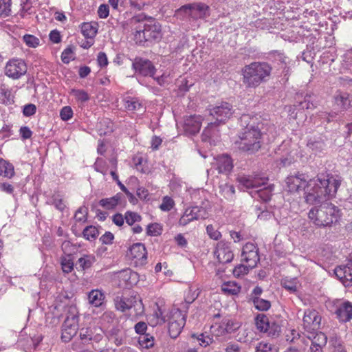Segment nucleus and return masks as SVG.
Returning a JSON list of instances; mask_svg holds the SVG:
<instances>
[{
	"label": "nucleus",
	"instance_id": "20",
	"mask_svg": "<svg viewBox=\"0 0 352 352\" xmlns=\"http://www.w3.org/2000/svg\"><path fill=\"white\" fill-rule=\"evenodd\" d=\"M334 273L345 287L352 285V261L338 266Z\"/></svg>",
	"mask_w": 352,
	"mask_h": 352
},
{
	"label": "nucleus",
	"instance_id": "48",
	"mask_svg": "<svg viewBox=\"0 0 352 352\" xmlns=\"http://www.w3.org/2000/svg\"><path fill=\"white\" fill-rule=\"evenodd\" d=\"M253 267H249V265L247 263L245 265L241 264L236 266L233 270V274L236 277H240L247 274L250 270V269H252Z\"/></svg>",
	"mask_w": 352,
	"mask_h": 352
},
{
	"label": "nucleus",
	"instance_id": "38",
	"mask_svg": "<svg viewBox=\"0 0 352 352\" xmlns=\"http://www.w3.org/2000/svg\"><path fill=\"white\" fill-rule=\"evenodd\" d=\"M138 343L142 349H150L154 346V338L149 334L140 335Z\"/></svg>",
	"mask_w": 352,
	"mask_h": 352
},
{
	"label": "nucleus",
	"instance_id": "36",
	"mask_svg": "<svg viewBox=\"0 0 352 352\" xmlns=\"http://www.w3.org/2000/svg\"><path fill=\"white\" fill-rule=\"evenodd\" d=\"M96 257L94 254H84L78 258V263L83 270L89 269L96 262Z\"/></svg>",
	"mask_w": 352,
	"mask_h": 352
},
{
	"label": "nucleus",
	"instance_id": "14",
	"mask_svg": "<svg viewBox=\"0 0 352 352\" xmlns=\"http://www.w3.org/2000/svg\"><path fill=\"white\" fill-rule=\"evenodd\" d=\"M116 307L122 312L135 307L137 314H142L144 312V306L142 300L139 296H131L130 298H120L116 301Z\"/></svg>",
	"mask_w": 352,
	"mask_h": 352
},
{
	"label": "nucleus",
	"instance_id": "15",
	"mask_svg": "<svg viewBox=\"0 0 352 352\" xmlns=\"http://www.w3.org/2000/svg\"><path fill=\"white\" fill-rule=\"evenodd\" d=\"M214 256L220 263L231 262L234 254L230 243L223 241L218 242L214 248Z\"/></svg>",
	"mask_w": 352,
	"mask_h": 352
},
{
	"label": "nucleus",
	"instance_id": "8",
	"mask_svg": "<svg viewBox=\"0 0 352 352\" xmlns=\"http://www.w3.org/2000/svg\"><path fill=\"white\" fill-rule=\"evenodd\" d=\"M132 67L135 72L144 76H151L154 78L160 85L166 82V76L162 74L161 76L155 78V68L152 63L143 58H135L133 63Z\"/></svg>",
	"mask_w": 352,
	"mask_h": 352
},
{
	"label": "nucleus",
	"instance_id": "42",
	"mask_svg": "<svg viewBox=\"0 0 352 352\" xmlns=\"http://www.w3.org/2000/svg\"><path fill=\"white\" fill-rule=\"evenodd\" d=\"M95 170L106 175L108 172L107 162L102 158L98 157L94 165Z\"/></svg>",
	"mask_w": 352,
	"mask_h": 352
},
{
	"label": "nucleus",
	"instance_id": "55",
	"mask_svg": "<svg viewBox=\"0 0 352 352\" xmlns=\"http://www.w3.org/2000/svg\"><path fill=\"white\" fill-rule=\"evenodd\" d=\"M87 209L85 207L79 208L75 213L74 219L78 222H85L87 220Z\"/></svg>",
	"mask_w": 352,
	"mask_h": 352
},
{
	"label": "nucleus",
	"instance_id": "3",
	"mask_svg": "<svg viewBox=\"0 0 352 352\" xmlns=\"http://www.w3.org/2000/svg\"><path fill=\"white\" fill-rule=\"evenodd\" d=\"M252 118L249 115H243L240 122L242 126L245 127L239 135V140L236 142L239 149L254 153L259 150L261 146L262 134L258 126L250 124Z\"/></svg>",
	"mask_w": 352,
	"mask_h": 352
},
{
	"label": "nucleus",
	"instance_id": "9",
	"mask_svg": "<svg viewBox=\"0 0 352 352\" xmlns=\"http://www.w3.org/2000/svg\"><path fill=\"white\" fill-rule=\"evenodd\" d=\"M137 41H148L161 37V28L158 23L154 20L148 21L144 25V29L136 31L135 34Z\"/></svg>",
	"mask_w": 352,
	"mask_h": 352
},
{
	"label": "nucleus",
	"instance_id": "6",
	"mask_svg": "<svg viewBox=\"0 0 352 352\" xmlns=\"http://www.w3.org/2000/svg\"><path fill=\"white\" fill-rule=\"evenodd\" d=\"M78 329V311L76 307H69L68 314L62 328V340L67 342L76 335Z\"/></svg>",
	"mask_w": 352,
	"mask_h": 352
},
{
	"label": "nucleus",
	"instance_id": "53",
	"mask_svg": "<svg viewBox=\"0 0 352 352\" xmlns=\"http://www.w3.org/2000/svg\"><path fill=\"white\" fill-rule=\"evenodd\" d=\"M0 94L3 97V102L6 104H11L14 102V95L11 90L6 88H1L0 90Z\"/></svg>",
	"mask_w": 352,
	"mask_h": 352
},
{
	"label": "nucleus",
	"instance_id": "64",
	"mask_svg": "<svg viewBox=\"0 0 352 352\" xmlns=\"http://www.w3.org/2000/svg\"><path fill=\"white\" fill-rule=\"evenodd\" d=\"M272 345L267 342H261L256 346V352H270Z\"/></svg>",
	"mask_w": 352,
	"mask_h": 352
},
{
	"label": "nucleus",
	"instance_id": "45",
	"mask_svg": "<svg viewBox=\"0 0 352 352\" xmlns=\"http://www.w3.org/2000/svg\"><path fill=\"white\" fill-rule=\"evenodd\" d=\"M11 0H0V15L5 17L11 13Z\"/></svg>",
	"mask_w": 352,
	"mask_h": 352
},
{
	"label": "nucleus",
	"instance_id": "51",
	"mask_svg": "<svg viewBox=\"0 0 352 352\" xmlns=\"http://www.w3.org/2000/svg\"><path fill=\"white\" fill-rule=\"evenodd\" d=\"M307 146L316 154L321 152L324 148V144L322 141H309Z\"/></svg>",
	"mask_w": 352,
	"mask_h": 352
},
{
	"label": "nucleus",
	"instance_id": "19",
	"mask_svg": "<svg viewBox=\"0 0 352 352\" xmlns=\"http://www.w3.org/2000/svg\"><path fill=\"white\" fill-rule=\"evenodd\" d=\"M303 327L307 331H314L320 328L321 318L314 309H306L303 316Z\"/></svg>",
	"mask_w": 352,
	"mask_h": 352
},
{
	"label": "nucleus",
	"instance_id": "28",
	"mask_svg": "<svg viewBox=\"0 0 352 352\" xmlns=\"http://www.w3.org/2000/svg\"><path fill=\"white\" fill-rule=\"evenodd\" d=\"M120 283L123 281L126 286L131 285L137 278V274L129 269L122 270L118 274Z\"/></svg>",
	"mask_w": 352,
	"mask_h": 352
},
{
	"label": "nucleus",
	"instance_id": "49",
	"mask_svg": "<svg viewBox=\"0 0 352 352\" xmlns=\"http://www.w3.org/2000/svg\"><path fill=\"white\" fill-rule=\"evenodd\" d=\"M62 270L65 273H69L74 268V263L70 256H64L61 258Z\"/></svg>",
	"mask_w": 352,
	"mask_h": 352
},
{
	"label": "nucleus",
	"instance_id": "34",
	"mask_svg": "<svg viewBox=\"0 0 352 352\" xmlns=\"http://www.w3.org/2000/svg\"><path fill=\"white\" fill-rule=\"evenodd\" d=\"M168 324L170 336L173 338H176L182 332V330L184 328L185 323H183V321L180 320L177 323L169 322H168Z\"/></svg>",
	"mask_w": 352,
	"mask_h": 352
},
{
	"label": "nucleus",
	"instance_id": "60",
	"mask_svg": "<svg viewBox=\"0 0 352 352\" xmlns=\"http://www.w3.org/2000/svg\"><path fill=\"white\" fill-rule=\"evenodd\" d=\"M43 340V337L41 335L30 338V340L28 341V344L25 346L26 349H30L32 346L36 348L40 342Z\"/></svg>",
	"mask_w": 352,
	"mask_h": 352
},
{
	"label": "nucleus",
	"instance_id": "46",
	"mask_svg": "<svg viewBox=\"0 0 352 352\" xmlns=\"http://www.w3.org/2000/svg\"><path fill=\"white\" fill-rule=\"evenodd\" d=\"M199 294V288L190 286L185 296V301L188 304L192 303L198 297Z\"/></svg>",
	"mask_w": 352,
	"mask_h": 352
},
{
	"label": "nucleus",
	"instance_id": "2",
	"mask_svg": "<svg viewBox=\"0 0 352 352\" xmlns=\"http://www.w3.org/2000/svg\"><path fill=\"white\" fill-rule=\"evenodd\" d=\"M333 196L327 197L320 203L316 204L318 206L313 207L308 213L309 219L318 227H327L336 223L340 218V212L338 207L327 201Z\"/></svg>",
	"mask_w": 352,
	"mask_h": 352
},
{
	"label": "nucleus",
	"instance_id": "62",
	"mask_svg": "<svg viewBox=\"0 0 352 352\" xmlns=\"http://www.w3.org/2000/svg\"><path fill=\"white\" fill-rule=\"evenodd\" d=\"M36 111V106L33 104H28L24 106L23 113L25 116H31L35 114Z\"/></svg>",
	"mask_w": 352,
	"mask_h": 352
},
{
	"label": "nucleus",
	"instance_id": "29",
	"mask_svg": "<svg viewBox=\"0 0 352 352\" xmlns=\"http://www.w3.org/2000/svg\"><path fill=\"white\" fill-rule=\"evenodd\" d=\"M14 175V166L9 162L0 158V176L11 178Z\"/></svg>",
	"mask_w": 352,
	"mask_h": 352
},
{
	"label": "nucleus",
	"instance_id": "59",
	"mask_svg": "<svg viewBox=\"0 0 352 352\" xmlns=\"http://www.w3.org/2000/svg\"><path fill=\"white\" fill-rule=\"evenodd\" d=\"M327 338L326 335L322 332L316 333L312 342H315L322 346H324L327 343Z\"/></svg>",
	"mask_w": 352,
	"mask_h": 352
},
{
	"label": "nucleus",
	"instance_id": "12",
	"mask_svg": "<svg viewBox=\"0 0 352 352\" xmlns=\"http://www.w3.org/2000/svg\"><path fill=\"white\" fill-rule=\"evenodd\" d=\"M239 328L238 322L229 318H223L221 322H214L210 327L212 336L219 337L226 333H230Z\"/></svg>",
	"mask_w": 352,
	"mask_h": 352
},
{
	"label": "nucleus",
	"instance_id": "41",
	"mask_svg": "<svg viewBox=\"0 0 352 352\" xmlns=\"http://www.w3.org/2000/svg\"><path fill=\"white\" fill-rule=\"evenodd\" d=\"M329 344L331 352H347L342 341L340 339H331Z\"/></svg>",
	"mask_w": 352,
	"mask_h": 352
},
{
	"label": "nucleus",
	"instance_id": "50",
	"mask_svg": "<svg viewBox=\"0 0 352 352\" xmlns=\"http://www.w3.org/2000/svg\"><path fill=\"white\" fill-rule=\"evenodd\" d=\"M175 202L173 199L168 196H165L162 199V202L160 206V208L162 211L168 212L173 208Z\"/></svg>",
	"mask_w": 352,
	"mask_h": 352
},
{
	"label": "nucleus",
	"instance_id": "35",
	"mask_svg": "<svg viewBox=\"0 0 352 352\" xmlns=\"http://www.w3.org/2000/svg\"><path fill=\"white\" fill-rule=\"evenodd\" d=\"M222 291L227 294L236 295L241 291V286L232 281L225 283L221 287Z\"/></svg>",
	"mask_w": 352,
	"mask_h": 352
},
{
	"label": "nucleus",
	"instance_id": "1",
	"mask_svg": "<svg viewBox=\"0 0 352 352\" xmlns=\"http://www.w3.org/2000/svg\"><path fill=\"white\" fill-rule=\"evenodd\" d=\"M340 184V179L331 174H319L307 180L306 175L298 173L286 178L285 188L292 193L303 190L305 201L308 204H316L325 197L336 194Z\"/></svg>",
	"mask_w": 352,
	"mask_h": 352
},
{
	"label": "nucleus",
	"instance_id": "54",
	"mask_svg": "<svg viewBox=\"0 0 352 352\" xmlns=\"http://www.w3.org/2000/svg\"><path fill=\"white\" fill-rule=\"evenodd\" d=\"M206 232L209 237L213 240H219L221 237V232L216 229L212 225H208L206 227Z\"/></svg>",
	"mask_w": 352,
	"mask_h": 352
},
{
	"label": "nucleus",
	"instance_id": "23",
	"mask_svg": "<svg viewBox=\"0 0 352 352\" xmlns=\"http://www.w3.org/2000/svg\"><path fill=\"white\" fill-rule=\"evenodd\" d=\"M212 164L218 170L219 173L228 174L233 168L232 160L228 155H221L217 157H214V162Z\"/></svg>",
	"mask_w": 352,
	"mask_h": 352
},
{
	"label": "nucleus",
	"instance_id": "39",
	"mask_svg": "<svg viewBox=\"0 0 352 352\" xmlns=\"http://www.w3.org/2000/svg\"><path fill=\"white\" fill-rule=\"evenodd\" d=\"M70 94L73 96L76 100L78 102L82 103L89 100V96L87 92L82 89H73L71 90Z\"/></svg>",
	"mask_w": 352,
	"mask_h": 352
},
{
	"label": "nucleus",
	"instance_id": "61",
	"mask_svg": "<svg viewBox=\"0 0 352 352\" xmlns=\"http://www.w3.org/2000/svg\"><path fill=\"white\" fill-rule=\"evenodd\" d=\"M98 14L100 19H106L109 14V6L106 4H102L98 10Z\"/></svg>",
	"mask_w": 352,
	"mask_h": 352
},
{
	"label": "nucleus",
	"instance_id": "30",
	"mask_svg": "<svg viewBox=\"0 0 352 352\" xmlns=\"http://www.w3.org/2000/svg\"><path fill=\"white\" fill-rule=\"evenodd\" d=\"M81 32L85 37L93 39L98 32L97 24L84 23L81 26Z\"/></svg>",
	"mask_w": 352,
	"mask_h": 352
},
{
	"label": "nucleus",
	"instance_id": "26",
	"mask_svg": "<svg viewBox=\"0 0 352 352\" xmlns=\"http://www.w3.org/2000/svg\"><path fill=\"white\" fill-rule=\"evenodd\" d=\"M350 105L349 94L345 92L337 93L335 96V109L339 111H344Z\"/></svg>",
	"mask_w": 352,
	"mask_h": 352
},
{
	"label": "nucleus",
	"instance_id": "4",
	"mask_svg": "<svg viewBox=\"0 0 352 352\" xmlns=\"http://www.w3.org/2000/svg\"><path fill=\"white\" fill-rule=\"evenodd\" d=\"M236 180L242 189L252 190L250 194L252 197L257 196L263 201H267L272 195L274 185L265 186L268 180L266 177L241 175Z\"/></svg>",
	"mask_w": 352,
	"mask_h": 352
},
{
	"label": "nucleus",
	"instance_id": "27",
	"mask_svg": "<svg viewBox=\"0 0 352 352\" xmlns=\"http://www.w3.org/2000/svg\"><path fill=\"white\" fill-rule=\"evenodd\" d=\"M88 300L91 305L98 307L102 305L104 300V295L98 289H93L89 293Z\"/></svg>",
	"mask_w": 352,
	"mask_h": 352
},
{
	"label": "nucleus",
	"instance_id": "32",
	"mask_svg": "<svg viewBox=\"0 0 352 352\" xmlns=\"http://www.w3.org/2000/svg\"><path fill=\"white\" fill-rule=\"evenodd\" d=\"M219 193L226 199L232 200L234 197L235 189L233 185L221 183L219 185Z\"/></svg>",
	"mask_w": 352,
	"mask_h": 352
},
{
	"label": "nucleus",
	"instance_id": "37",
	"mask_svg": "<svg viewBox=\"0 0 352 352\" xmlns=\"http://www.w3.org/2000/svg\"><path fill=\"white\" fill-rule=\"evenodd\" d=\"M252 302L254 307L258 311H267L271 307V303L269 300L259 297H252Z\"/></svg>",
	"mask_w": 352,
	"mask_h": 352
},
{
	"label": "nucleus",
	"instance_id": "16",
	"mask_svg": "<svg viewBox=\"0 0 352 352\" xmlns=\"http://www.w3.org/2000/svg\"><path fill=\"white\" fill-rule=\"evenodd\" d=\"M232 106L226 102L217 103L210 109V114L217 121L222 122L230 118L233 113Z\"/></svg>",
	"mask_w": 352,
	"mask_h": 352
},
{
	"label": "nucleus",
	"instance_id": "43",
	"mask_svg": "<svg viewBox=\"0 0 352 352\" xmlns=\"http://www.w3.org/2000/svg\"><path fill=\"white\" fill-rule=\"evenodd\" d=\"M215 126L214 123L208 124V126L204 130L201 135L202 140L205 142H209L210 144L213 143L214 144V140H212V129Z\"/></svg>",
	"mask_w": 352,
	"mask_h": 352
},
{
	"label": "nucleus",
	"instance_id": "25",
	"mask_svg": "<svg viewBox=\"0 0 352 352\" xmlns=\"http://www.w3.org/2000/svg\"><path fill=\"white\" fill-rule=\"evenodd\" d=\"M336 314L340 321H349L352 319V303L349 301L342 302L338 307Z\"/></svg>",
	"mask_w": 352,
	"mask_h": 352
},
{
	"label": "nucleus",
	"instance_id": "47",
	"mask_svg": "<svg viewBox=\"0 0 352 352\" xmlns=\"http://www.w3.org/2000/svg\"><path fill=\"white\" fill-rule=\"evenodd\" d=\"M256 324L257 328L261 331H267L269 328V323L267 322V318L264 315L258 316L256 319Z\"/></svg>",
	"mask_w": 352,
	"mask_h": 352
},
{
	"label": "nucleus",
	"instance_id": "10",
	"mask_svg": "<svg viewBox=\"0 0 352 352\" xmlns=\"http://www.w3.org/2000/svg\"><path fill=\"white\" fill-rule=\"evenodd\" d=\"M25 61L20 58H12L6 65L5 74L12 79H19L27 72Z\"/></svg>",
	"mask_w": 352,
	"mask_h": 352
},
{
	"label": "nucleus",
	"instance_id": "18",
	"mask_svg": "<svg viewBox=\"0 0 352 352\" xmlns=\"http://www.w3.org/2000/svg\"><path fill=\"white\" fill-rule=\"evenodd\" d=\"M241 260L249 265V267H254L259 261L258 250L255 244L247 243L243 247L241 253Z\"/></svg>",
	"mask_w": 352,
	"mask_h": 352
},
{
	"label": "nucleus",
	"instance_id": "17",
	"mask_svg": "<svg viewBox=\"0 0 352 352\" xmlns=\"http://www.w3.org/2000/svg\"><path fill=\"white\" fill-rule=\"evenodd\" d=\"M128 256L135 265H145L147 260V252L144 245L141 243L132 245L129 248Z\"/></svg>",
	"mask_w": 352,
	"mask_h": 352
},
{
	"label": "nucleus",
	"instance_id": "24",
	"mask_svg": "<svg viewBox=\"0 0 352 352\" xmlns=\"http://www.w3.org/2000/svg\"><path fill=\"white\" fill-rule=\"evenodd\" d=\"M125 108L133 113L142 114L146 111V106L143 101L137 98L128 97L124 99Z\"/></svg>",
	"mask_w": 352,
	"mask_h": 352
},
{
	"label": "nucleus",
	"instance_id": "44",
	"mask_svg": "<svg viewBox=\"0 0 352 352\" xmlns=\"http://www.w3.org/2000/svg\"><path fill=\"white\" fill-rule=\"evenodd\" d=\"M82 234L86 239L89 241H92L94 240L98 236L99 232L95 226H91L85 228Z\"/></svg>",
	"mask_w": 352,
	"mask_h": 352
},
{
	"label": "nucleus",
	"instance_id": "57",
	"mask_svg": "<svg viewBox=\"0 0 352 352\" xmlns=\"http://www.w3.org/2000/svg\"><path fill=\"white\" fill-rule=\"evenodd\" d=\"M60 116L64 121H67L73 116V111L69 106L64 107L60 112Z\"/></svg>",
	"mask_w": 352,
	"mask_h": 352
},
{
	"label": "nucleus",
	"instance_id": "13",
	"mask_svg": "<svg viewBox=\"0 0 352 352\" xmlns=\"http://www.w3.org/2000/svg\"><path fill=\"white\" fill-rule=\"evenodd\" d=\"M155 316H156L155 324H162L166 322L177 323L180 320L183 321V323H186V314L175 307L172 308L166 316H164L162 309L158 307L157 311L155 313Z\"/></svg>",
	"mask_w": 352,
	"mask_h": 352
},
{
	"label": "nucleus",
	"instance_id": "63",
	"mask_svg": "<svg viewBox=\"0 0 352 352\" xmlns=\"http://www.w3.org/2000/svg\"><path fill=\"white\" fill-rule=\"evenodd\" d=\"M135 331L138 334L144 335L147 330V324L144 322H139L134 327Z\"/></svg>",
	"mask_w": 352,
	"mask_h": 352
},
{
	"label": "nucleus",
	"instance_id": "40",
	"mask_svg": "<svg viewBox=\"0 0 352 352\" xmlns=\"http://www.w3.org/2000/svg\"><path fill=\"white\" fill-rule=\"evenodd\" d=\"M22 39L29 47L36 48L40 45V39L32 34H26L23 36Z\"/></svg>",
	"mask_w": 352,
	"mask_h": 352
},
{
	"label": "nucleus",
	"instance_id": "56",
	"mask_svg": "<svg viewBox=\"0 0 352 352\" xmlns=\"http://www.w3.org/2000/svg\"><path fill=\"white\" fill-rule=\"evenodd\" d=\"M197 340L199 342V345L206 347L213 342V338L210 336H206L204 333H201L197 337Z\"/></svg>",
	"mask_w": 352,
	"mask_h": 352
},
{
	"label": "nucleus",
	"instance_id": "52",
	"mask_svg": "<svg viewBox=\"0 0 352 352\" xmlns=\"http://www.w3.org/2000/svg\"><path fill=\"white\" fill-rule=\"evenodd\" d=\"M124 219L129 226H132L135 222L140 221L141 220V217L136 212L127 211L125 213Z\"/></svg>",
	"mask_w": 352,
	"mask_h": 352
},
{
	"label": "nucleus",
	"instance_id": "58",
	"mask_svg": "<svg viewBox=\"0 0 352 352\" xmlns=\"http://www.w3.org/2000/svg\"><path fill=\"white\" fill-rule=\"evenodd\" d=\"M62 250L66 256H70L75 250V247L69 241H65L61 245Z\"/></svg>",
	"mask_w": 352,
	"mask_h": 352
},
{
	"label": "nucleus",
	"instance_id": "7",
	"mask_svg": "<svg viewBox=\"0 0 352 352\" xmlns=\"http://www.w3.org/2000/svg\"><path fill=\"white\" fill-rule=\"evenodd\" d=\"M177 14L192 19H204L210 14L209 7L202 3L187 4L177 10Z\"/></svg>",
	"mask_w": 352,
	"mask_h": 352
},
{
	"label": "nucleus",
	"instance_id": "33",
	"mask_svg": "<svg viewBox=\"0 0 352 352\" xmlns=\"http://www.w3.org/2000/svg\"><path fill=\"white\" fill-rule=\"evenodd\" d=\"M121 198V195L117 194L116 195L102 199L99 204L105 209L111 210L114 208L120 202Z\"/></svg>",
	"mask_w": 352,
	"mask_h": 352
},
{
	"label": "nucleus",
	"instance_id": "11",
	"mask_svg": "<svg viewBox=\"0 0 352 352\" xmlns=\"http://www.w3.org/2000/svg\"><path fill=\"white\" fill-rule=\"evenodd\" d=\"M208 217V212L203 207L193 206L185 210L179 220V225L185 226L194 220L204 219Z\"/></svg>",
	"mask_w": 352,
	"mask_h": 352
},
{
	"label": "nucleus",
	"instance_id": "5",
	"mask_svg": "<svg viewBox=\"0 0 352 352\" xmlns=\"http://www.w3.org/2000/svg\"><path fill=\"white\" fill-rule=\"evenodd\" d=\"M271 71L272 68L267 63H252L243 69V82L247 87H256L267 80Z\"/></svg>",
	"mask_w": 352,
	"mask_h": 352
},
{
	"label": "nucleus",
	"instance_id": "22",
	"mask_svg": "<svg viewBox=\"0 0 352 352\" xmlns=\"http://www.w3.org/2000/svg\"><path fill=\"white\" fill-rule=\"evenodd\" d=\"M103 337L102 329L96 326L82 328L80 330V338L82 341L94 340L96 342L101 340Z\"/></svg>",
	"mask_w": 352,
	"mask_h": 352
},
{
	"label": "nucleus",
	"instance_id": "31",
	"mask_svg": "<svg viewBox=\"0 0 352 352\" xmlns=\"http://www.w3.org/2000/svg\"><path fill=\"white\" fill-rule=\"evenodd\" d=\"M283 287L290 293L297 292L300 284L296 278H285L282 280Z\"/></svg>",
	"mask_w": 352,
	"mask_h": 352
},
{
	"label": "nucleus",
	"instance_id": "21",
	"mask_svg": "<svg viewBox=\"0 0 352 352\" xmlns=\"http://www.w3.org/2000/svg\"><path fill=\"white\" fill-rule=\"evenodd\" d=\"M202 121L201 116L190 115L184 117L182 126L186 133L195 134L199 131Z\"/></svg>",
	"mask_w": 352,
	"mask_h": 352
}]
</instances>
